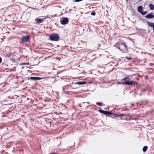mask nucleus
<instances>
[{"instance_id":"f257e3e1","label":"nucleus","mask_w":154,"mask_h":154,"mask_svg":"<svg viewBox=\"0 0 154 154\" xmlns=\"http://www.w3.org/2000/svg\"><path fill=\"white\" fill-rule=\"evenodd\" d=\"M114 46L116 47L124 53L126 52L128 49L125 43H122L120 42H118L114 45Z\"/></svg>"},{"instance_id":"f03ea898","label":"nucleus","mask_w":154,"mask_h":154,"mask_svg":"<svg viewBox=\"0 0 154 154\" xmlns=\"http://www.w3.org/2000/svg\"><path fill=\"white\" fill-rule=\"evenodd\" d=\"M130 75H128L127 76L123 78L122 79H121V81H124L123 82H128L129 83L128 84H126L128 85H132L134 84H135L136 83L135 82L133 81H130Z\"/></svg>"},{"instance_id":"7ed1b4c3","label":"nucleus","mask_w":154,"mask_h":154,"mask_svg":"<svg viewBox=\"0 0 154 154\" xmlns=\"http://www.w3.org/2000/svg\"><path fill=\"white\" fill-rule=\"evenodd\" d=\"M50 38L51 41H58L60 39L59 35L57 33H53L50 36Z\"/></svg>"},{"instance_id":"20e7f679","label":"nucleus","mask_w":154,"mask_h":154,"mask_svg":"<svg viewBox=\"0 0 154 154\" xmlns=\"http://www.w3.org/2000/svg\"><path fill=\"white\" fill-rule=\"evenodd\" d=\"M69 22L68 18L67 17H62L60 20V23L62 25L67 24Z\"/></svg>"},{"instance_id":"39448f33","label":"nucleus","mask_w":154,"mask_h":154,"mask_svg":"<svg viewBox=\"0 0 154 154\" xmlns=\"http://www.w3.org/2000/svg\"><path fill=\"white\" fill-rule=\"evenodd\" d=\"M154 17V15L152 13H149L145 16V17L147 19H150L153 18Z\"/></svg>"},{"instance_id":"423d86ee","label":"nucleus","mask_w":154,"mask_h":154,"mask_svg":"<svg viewBox=\"0 0 154 154\" xmlns=\"http://www.w3.org/2000/svg\"><path fill=\"white\" fill-rule=\"evenodd\" d=\"M43 78H40L39 77H31L29 79L31 80H40L42 79Z\"/></svg>"},{"instance_id":"0eeeda50","label":"nucleus","mask_w":154,"mask_h":154,"mask_svg":"<svg viewBox=\"0 0 154 154\" xmlns=\"http://www.w3.org/2000/svg\"><path fill=\"white\" fill-rule=\"evenodd\" d=\"M44 19L45 18L41 19L37 18L35 19V21L36 22L37 24H39L42 23Z\"/></svg>"},{"instance_id":"6e6552de","label":"nucleus","mask_w":154,"mask_h":154,"mask_svg":"<svg viewBox=\"0 0 154 154\" xmlns=\"http://www.w3.org/2000/svg\"><path fill=\"white\" fill-rule=\"evenodd\" d=\"M29 36L27 35L26 36H23L22 37V40L25 42H28L29 39Z\"/></svg>"},{"instance_id":"1a4fd4ad","label":"nucleus","mask_w":154,"mask_h":154,"mask_svg":"<svg viewBox=\"0 0 154 154\" xmlns=\"http://www.w3.org/2000/svg\"><path fill=\"white\" fill-rule=\"evenodd\" d=\"M128 115H126L124 114H120V117L121 118V119L122 120L127 119V117L126 116Z\"/></svg>"},{"instance_id":"9d476101","label":"nucleus","mask_w":154,"mask_h":154,"mask_svg":"<svg viewBox=\"0 0 154 154\" xmlns=\"http://www.w3.org/2000/svg\"><path fill=\"white\" fill-rule=\"evenodd\" d=\"M143 10V8L142 6L140 5L137 8V11L139 13H141V12H142V11Z\"/></svg>"},{"instance_id":"9b49d317","label":"nucleus","mask_w":154,"mask_h":154,"mask_svg":"<svg viewBox=\"0 0 154 154\" xmlns=\"http://www.w3.org/2000/svg\"><path fill=\"white\" fill-rule=\"evenodd\" d=\"M86 83V82H79L75 83V84H77L79 85H82L85 84Z\"/></svg>"},{"instance_id":"f8f14e48","label":"nucleus","mask_w":154,"mask_h":154,"mask_svg":"<svg viewBox=\"0 0 154 154\" xmlns=\"http://www.w3.org/2000/svg\"><path fill=\"white\" fill-rule=\"evenodd\" d=\"M118 83L120 84L123 85H124L125 84H128L130 83L128 82H118Z\"/></svg>"},{"instance_id":"ddd939ff","label":"nucleus","mask_w":154,"mask_h":154,"mask_svg":"<svg viewBox=\"0 0 154 154\" xmlns=\"http://www.w3.org/2000/svg\"><path fill=\"white\" fill-rule=\"evenodd\" d=\"M149 7L150 8V10H152L154 9V5L152 4H150Z\"/></svg>"},{"instance_id":"4468645a","label":"nucleus","mask_w":154,"mask_h":154,"mask_svg":"<svg viewBox=\"0 0 154 154\" xmlns=\"http://www.w3.org/2000/svg\"><path fill=\"white\" fill-rule=\"evenodd\" d=\"M147 24L149 26L151 27H152V28L154 26V23H153L148 22Z\"/></svg>"},{"instance_id":"2eb2a0df","label":"nucleus","mask_w":154,"mask_h":154,"mask_svg":"<svg viewBox=\"0 0 154 154\" xmlns=\"http://www.w3.org/2000/svg\"><path fill=\"white\" fill-rule=\"evenodd\" d=\"M99 111L101 113H103L104 114H105V115H107V111H104V110H99Z\"/></svg>"},{"instance_id":"dca6fc26","label":"nucleus","mask_w":154,"mask_h":154,"mask_svg":"<svg viewBox=\"0 0 154 154\" xmlns=\"http://www.w3.org/2000/svg\"><path fill=\"white\" fill-rule=\"evenodd\" d=\"M147 149L148 147L147 146H144L143 148V152H145L147 150Z\"/></svg>"},{"instance_id":"f3484780","label":"nucleus","mask_w":154,"mask_h":154,"mask_svg":"<svg viewBox=\"0 0 154 154\" xmlns=\"http://www.w3.org/2000/svg\"><path fill=\"white\" fill-rule=\"evenodd\" d=\"M113 114H114V113L112 112H111V111H107L106 115H113Z\"/></svg>"},{"instance_id":"a211bd4d","label":"nucleus","mask_w":154,"mask_h":154,"mask_svg":"<svg viewBox=\"0 0 154 154\" xmlns=\"http://www.w3.org/2000/svg\"><path fill=\"white\" fill-rule=\"evenodd\" d=\"M148 12L147 11H142L140 13L142 15H144L146 14Z\"/></svg>"},{"instance_id":"6ab92c4d","label":"nucleus","mask_w":154,"mask_h":154,"mask_svg":"<svg viewBox=\"0 0 154 154\" xmlns=\"http://www.w3.org/2000/svg\"><path fill=\"white\" fill-rule=\"evenodd\" d=\"M96 104L99 106H103V103H100V102H97V103H96Z\"/></svg>"},{"instance_id":"aec40b11","label":"nucleus","mask_w":154,"mask_h":154,"mask_svg":"<svg viewBox=\"0 0 154 154\" xmlns=\"http://www.w3.org/2000/svg\"><path fill=\"white\" fill-rule=\"evenodd\" d=\"M30 64L29 63H23L20 64V65H29Z\"/></svg>"},{"instance_id":"412c9836","label":"nucleus","mask_w":154,"mask_h":154,"mask_svg":"<svg viewBox=\"0 0 154 154\" xmlns=\"http://www.w3.org/2000/svg\"><path fill=\"white\" fill-rule=\"evenodd\" d=\"M91 14L92 15L94 16L96 14V13L94 12H93L91 13Z\"/></svg>"},{"instance_id":"4be33fe9","label":"nucleus","mask_w":154,"mask_h":154,"mask_svg":"<svg viewBox=\"0 0 154 154\" xmlns=\"http://www.w3.org/2000/svg\"><path fill=\"white\" fill-rule=\"evenodd\" d=\"M125 58H126V59H128V60H131V59H132V58H131V57H125Z\"/></svg>"},{"instance_id":"5701e85b","label":"nucleus","mask_w":154,"mask_h":154,"mask_svg":"<svg viewBox=\"0 0 154 154\" xmlns=\"http://www.w3.org/2000/svg\"><path fill=\"white\" fill-rule=\"evenodd\" d=\"M11 60L13 61H14V62H15V59H13V58H11Z\"/></svg>"},{"instance_id":"b1692460","label":"nucleus","mask_w":154,"mask_h":154,"mask_svg":"<svg viewBox=\"0 0 154 154\" xmlns=\"http://www.w3.org/2000/svg\"><path fill=\"white\" fill-rule=\"evenodd\" d=\"M2 61V58L0 57V63H1Z\"/></svg>"},{"instance_id":"393cba45","label":"nucleus","mask_w":154,"mask_h":154,"mask_svg":"<svg viewBox=\"0 0 154 154\" xmlns=\"http://www.w3.org/2000/svg\"><path fill=\"white\" fill-rule=\"evenodd\" d=\"M49 154H59V153H51Z\"/></svg>"},{"instance_id":"a878e982","label":"nucleus","mask_w":154,"mask_h":154,"mask_svg":"<svg viewBox=\"0 0 154 154\" xmlns=\"http://www.w3.org/2000/svg\"><path fill=\"white\" fill-rule=\"evenodd\" d=\"M98 46L99 47H100L101 46V44H98Z\"/></svg>"},{"instance_id":"bb28decb","label":"nucleus","mask_w":154,"mask_h":154,"mask_svg":"<svg viewBox=\"0 0 154 154\" xmlns=\"http://www.w3.org/2000/svg\"><path fill=\"white\" fill-rule=\"evenodd\" d=\"M152 29H153V32H154V26L152 28Z\"/></svg>"},{"instance_id":"cd10ccee","label":"nucleus","mask_w":154,"mask_h":154,"mask_svg":"<svg viewBox=\"0 0 154 154\" xmlns=\"http://www.w3.org/2000/svg\"><path fill=\"white\" fill-rule=\"evenodd\" d=\"M139 95H140V96H141V93H140V94H139Z\"/></svg>"},{"instance_id":"c85d7f7f","label":"nucleus","mask_w":154,"mask_h":154,"mask_svg":"<svg viewBox=\"0 0 154 154\" xmlns=\"http://www.w3.org/2000/svg\"><path fill=\"white\" fill-rule=\"evenodd\" d=\"M126 1L127 2H128V0H126Z\"/></svg>"},{"instance_id":"c756f323","label":"nucleus","mask_w":154,"mask_h":154,"mask_svg":"<svg viewBox=\"0 0 154 154\" xmlns=\"http://www.w3.org/2000/svg\"><path fill=\"white\" fill-rule=\"evenodd\" d=\"M145 90H144V91H145Z\"/></svg>"}]
</instances>
